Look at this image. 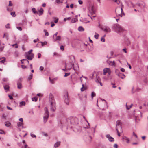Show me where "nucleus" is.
Listing matches in <instances>:
<instances>
[{
	"instance_id": "nucleus-50",
	"label": "nucleus",
	"mask_w": 148,
	"mask_h": 148,
	"mask_svg": "<svg viewBox=\"0 0 148 148\" xmlns=\"http://www.w3.org/2000/svg\"><path fill=\"white\" fill-rule=\"evenodd\" d=\"M95 82L97 83H99L101 81L97 78V79L95 80Z\"/></svg>"
},
{
	"instance_id": "nucleus-9",
	"label": "nucleus",
	"mask_w": 148,
	"mask_h": 148,
	"mask_svg": "<svg viewBox=\"0 0 148 148\" xmlns=\"http://www.w3.org/2000/svg\"><path fill=\"white\" fill-rule=\"evenodd\" d=\"M50 110L53 112L55 111L56 109V103H51L50 105Z\"/></svg>"
},
{
	"instance_id": "nucleus-19",
	"label": "nucleus",
	"mask_w": 148,
	"mask_h": 148,
	"mask_svg": "<svg viewBox=\"0 0 148 148\" xmlns=\"http://www.w3.org/2000/svg\"><path fill=\"white\" fill-rule=\"evenodd\" d=\"M5 126L7 127H9L11 124V123L9 121L5 122Z\"/></svg>"
},
{
	"instance_id": "nucleus-44",
	"label": "nucleus",
	"mask_w": 148,
	"mask_h": 148,
	"mask_svg": "<svg viewBox=\"0 0 148 148\" xmlns=\"http://www.w3.org/2000/svg\"><path fill=\"white\" fill-rule=\"evenodd\" d=\"M99 36V35L98 34H97V35H95L94 37L96 39H98V36Z\"/></svg>"
},
{
	"instance_id": "nucleus-13",
	"label": "nucleus",
	"mask_w": 148,
	"mask_h": 148,
	"mask_svg": "<svg viewBox=\"0 0 148 148\" xmlns=\"http://www.w3.org/2000/svg\"><path fill=\"white\" fill-rule=\"evenodd\" d=\"M43 12L44 11L43 9L42 8H40V9L38 10V14L39 16L42 15L43 13Z\"/></svg>"
},
{
	"instance_id": "nucleus-48",
	"label": "nucleus",
	"mask_w": 148,
	"mask_h": 148,
	"mask_svg": "<svg viewBox=\"0 0 148 148\" xmlns=\"http://www.w3.org/2000/svg\"><path fill=\"white\" fill-rule=\"evenodd\" d=\"M4 48V46H1L0 47V51H2L3 49Z\"/></svg>"
},
{
	"instance_id": "nucleus-23",
	"label": "nucleus",
	"mask_w": 148,
	"mask_h": 148,
	"mask_svg": "<svg viewBox=\"0 0 148 148\" xmlns=\"http://www.w3.org/2000/svg\"><path fill=\"white\" fill-rule=\"evenodd\" d=\"M120 125H121V122L120 120H117L116 121V126Z\"/></svg>"
},
{
	"instance_id": "nucleus-53",
	"label": "nucleus",
	"mask_w": 148,
	"mask_h": 148,
	"mask_svg": "<svg viewBox=\"0 0 148 148\" xmlns=\"http://www.w3.org/2000/svg\"><path fill=\"white\" fill-rule=\"evenodd\" d=\"M17 29L20 31H21L22 30V29L20 27H16Z\"/></svg>"
},
{
	"instance_id": "nucleus-62",
	"label": "nucleus",
	"mask_w": 148,
	"mask_h": 148,
	"mask_svg": "<svg viewBox=\"0 0 148 148\" xmlns=\"http://www.w3.org/2000/svg\"><path fill=\"white\" fill-rule=\"evenodd\" d=\"M7 109H8V110H12V109L11 107H10L8 106H7Z\"/></svg>"
},
{
	"instance_id": "nucleus-33",
	"label": "nucleus",
	"mask_w": 148,
	"mask_h": 148,
	"mask_svg": "<svg viewBox=\"0 0 148 148\" xmlns=\"http://www.w3.org/2000/svg\"><path fill=\"white\" fill-rule=\"evenodd\" d=\"M133 104H131L130 106H128L127 104H126V108L127 109V110H129L132 107V106Z\"/></svg>"
},
{
	"instance_id": "nucleus-41",
	"label": "nucleus",
	"mask_w": 148,
	"mask_h": 148,
	"mask_svg": "<svg viewBox=\"0 0 148 148\" xmlns=\"http://www.w3.org/2000/svg\"><path fill=\"white\" fill-rule=\"evenodd\" d=\"M32 51V50L31 49L29 51H28L27 53H25V54H31L32 53H31V52Z\"/></svg>"
},
{
	"instance_id": "nucleus-63",
	"label": "nucleus",
	"mask_w": 148,
	"mask_h": 148,
	"mask_svg": "<svg viewBox=\"0 0 148 148\" xmlns=\"http://www.w3.org/2000/svg\"><path fill=\"white\" fill-rule=\"evenodd\" d=\"M8 96L10 98V99H13V97H12L10 95H8Z\"/></svg>"
},
{
	"instance_id": "nucleus-30",
	"label": "nucleus",
	"mask_w": 148,
	"mask_h": 148,
	"mask_svg": "<svg viewBox=\"0 0 148 148\" xmlns=\"http://www.w3.org/2000/svg\"><path fill=\"white\" fill-rule=\"evenodd\" d=\"M33 77V74L31 73L28 78V80H30L32 79Z\"/></svg>"
},
{
	"instance_id": "nucleus-20",
	"label": "nucleus",
	"mask_w": 148,
	"mask_h": 148,
	"mask_svg": "<svg viewBox=\"0 0 148 148\" xmlns=\"http://www.w3.org/2000/svg\"><path fill=\"white\" fill-rule=\"evenodd\" d=\"M109 64L111 66H114L115 65V62L114 61H109Z\"/></svg>"
},
{
	"instance_id": "nucleus-32",
	"label": "nucleus",
	"mask_w": 148,
	"mask_h": 148,
	"mask_svg": "<svg viewBox=\"0 0 148 148\" xmlns=\"http://www.w3.org/2000/svg\"><path fill=\"white\" fill-rule=\"evenodd\" d=\"M77 18H73L71 20V21L72 23H75L76 22V20H77Z\"/></svg>"
},
{
	"instance_id": "nucleus-36",
	"label": "nucleus",
	"mask_w": 148,
	"mask_h": 148,
	"mask_svg": "<svg viewBox=\"0 0 148 148\" xmlns=\"http://www.w3.org/2000/svg\"><path fill=\"white\" fill-rule=\"evenodd\" d=\"M82 87L81 88V90L82 91H83L86 89V88L85 87H84V86L83 84H82Z\"/></svg>"
},
{
	"instance_id": "nucleus-18",
	"label": "nucleus",
	"mask_w": 148,
	"mask_h": 148,
	"mask_svg": "<svg viewBox=\"0 0 148 148\" xmlns=\"http://www.w3.org/2000/svg\"><path fill=\"white\" fill-rule=\"evenodd\" d=\"M110 70L109 68H106L103 69V74L104 75H105L106 73L108 72V71Z\"/></svg>"
},
{
	"instance_id": "nucleus-56",
	"label": "nucleus",
	"mask_w": 148,
	"mask_h": 148,
	"mask_svg": "<svg viewBox=\"0 0 148 148\" xmlns=\"http://www.w3.org/2000/svg\"><path fill=\"white\" fill-rule=\"evenodd\" d=\"M67 65H68V64H65V69H62L64 71H66V67H67Z\"/></svg>"
},
{
	"instance_id": "nucleus-43",
	"label": "nucleus",
	"mask_w": 148,
	"mask_h": 148,
	"mask_svg": "<svg viewBox=\"0 0 148 148\" xmlns=\"http://www.w3.org/2000/svg\"><path fill=\"white\" fill-rule=\"evenodd\" d=\"M95 95H96V94L94 92H92L91 95V96L92 98L93 99V97L94 96H95Z\"/></svg>"
},
{
	"instance_id": "nucleus-60",
	"label": "nucleus",
	"mask_w": 148,
	"mask_h": 148,
	"mask_svg": "<svg viewBox=\"0 0 148 148\" xmlns=\"http://www.w3.org/2000/svg\"><path fill=\"white\" fill-rule=\"evenodd\" d=\"M21 67L23 69H24V68H26V66H25L24 65H21Z\"/></svg>"
},
{
	"instance_id": "nucleus-24",
	"label": "nucleus",
	"mask_w": 148,
	"mask_h": 148,
	"mask_svg": "<svg viewBox=\"0 0 148 148\" xmlns=\"http://www.w3.org/2000/svg\"><path fill=\"white\" fill-rule=\"evenodd\" d=\"M2 59L3 60L0 61V62L2 63H4L5 61L6 58L5 57H3L0 58V59Z\"/></svg>"
},
{
	"instance_id": "nucleus-1",
	"label": "nucleus",
	"mask_w": 148,
	"mask_h": 148,
	"mask_svg": "<svg viewBox=\"0 0 148 148\" xmlns=\"http://www.w3.org/2000/svg\"><path fill=\"white\" fill-rule=\"evenodd\" d=\"M122 7H118L116 8L115 10V12L117 16H119L121 17L122 16V14L125 15L124 13H123V8L122 6L123 5L121 4Z\"/></svg>"
},
{
	"instance_id": "nucleus-4",
	"label": "nucleus",
	"mask_w": 148,
	"mask_h": 148,
	"mask_svg": "<svg viewBox=\"0 0 148 148\" xmlns=\"http://www.w3.org/2000/svg\"><path fill=\"white\" fill-rule=\"evenodd\" d=\"M70 122L71 124L74 125H77L79 123L78 119L76 117L72 118Z\"/></svg>"
},
{
	"instance_id": "nucleus-15",
	"label": "nucleus",
	"mask_w": 148,
	"mask_h": 148,
	"mask_svg": "<svg viewBox=\"0 0 148 148\" xmlns=\"http://www.w3.org/2000/svg\"><path fill=\"white\" fill-rule=\"evenodd\" d=\"M127 6L130 7H134V5L133 3L131 1H129L127 3Z\"/></svg>"
},
{
	"instance_id": "nucleus-5",
	"label": "nucleus",
	"mask_w": 148,
	"mask_h": 148,
	"mask_svg": "<svg viewBox=\"0 0 148 148\" xmlns=\"http://www.w3.org/2000/svg\"><path fill=\"white\" fill-rule=\"evenodd\" d=\"M88 10L93 15L95 14V8L94 5L92 4H90L88 7Z\"/></svg>"
},
{
	"instance_id": "nucleus-6",
	"label": "nucleus",
	"mask_w": 148,
	"mask_h": 148,
	"mask_svg": "<svg viewBox=\"0 0 148 148\" xmlns=\"http://www.w3.org/2000/svg\"><path fill=\"white\" fill-rule=\"evenodd\" d=\"M100 28L106 33L110 32L111 30L110 28L107 26H104L103 27H99Z\"/></svg>"
},
{
	"instance_id": "nucleus-54",
	"label": "nucleus",
	"mask_w": 148,
	"mask_h": 148,
	"mask_svg": "<svg viewBox=\"0 0 148 148\" xmlns=\"http://www.w3.org/2000/svg\"><path fill=\"white\" fill-rule=\"evenodd\" d=\"M5 134V133H4V131L2 130H0V134Z\"/></svg>"
},
{
	"instance_id": "nucleus-27",
	"label": "nucleus",
	"mask_w": 148,
	"mask_h": 148,
	"mask_svg": "<svg viewBox=\"0 0 148 148\" xmlns=\"http://www.w3.org/2000/svg\"><path fill=\"white\" fill-rule=\"evenodd\" d=\"M58 125L61 127L62 128H63V127H64L65 126L64 125H63V123L61 121H60V123L58 124Z\"/></svg>"
},
{
	"instance_id": "nucleus-47",
	"label": "nucleus",
	"mask_w": 148,
	"mask_h": 148,
	"mask_svg": "<svg viewBox=\"0 0 148 148\" xmlns=\"http://www.w3.org/2000/svg\"><path fill=\"white\" fill-rule=\"evenodd\" d=\"M5 27L6 28H9V29L10 28V24H9L8 23L7 24L5 25Z\"/></svg>"
},
{
	"instance_id": "nucleus-39",
	"label": "nucleus",
	"mask_w": 148,
	"mask_h": 148,
	"mask_svg": "<svg viewBox=\"0 0 148 148\" xmlns=\"http://www.w3.org/2000/svg\"><path fill=\"white\" fill-rule=\"evenodd\" d=\"M56 1L58 4H60L62 3V1H61L60 0H56Z\"/></svg>"
},
{
	"instance_id": "nucleus-64",
	"label": "nucleus",
	"mask_w": 148,
	"mask_h": 148,
	"mask_svg": "<svg viewBox=\"0 0 148 148\" xmlns=\"http://www.w3.org/2000/svg\"><path fill=\"white\" fill-rule=\"evenodd\" d=\"M41 56V54L40 53H39L38 54V58H40Z\"/></svg>"
},
{
	"instance_id": "nucleus-28",
	"label": "nucleus",
	"mask_w": 148,
	"mask_h": 148,
	"mask_svg": "<svg viewBox=\"0 0 148 148\" xmlns=\"http://www.w3.org/2000/svg\"><path fill=\"white\" fill-rule=\"evenodd\" d=\"M23 61H26V62H27V63L28 64H29V61L28 60H27V59H23L21 60V63L22 64L24 63V62H22Z\"/></svg>"
},
{
	"instance_id": "nucleus-8",
	"label": "nucleus",
	"mask_w": 148,
	"mask_h": 148,
	"mask_svg": "<svg viewBox=\"0 0 148 148\" xmlns=\"http://www.w3.org/2000/svg\"><path fill=\"white\" fill-rule=\"evenodd\" d=\"M64 102L67 105H69V101L68 98V95L67 92H66L64 95Z\"/></svg>"
},
{
	"instance_id": "nucleus-25",
	"label": "nucleus",
	"mask_w": 148,
	"mask_h": 148,
	"mask_svg": "<svg viewBox=\"0 0 148 148\" xmlns=\"http://www.w3.org/2000/svg\"><path fill=\"white\" fill-rule=\"evenodd\" d=\"M78 30L80 31H84V29L82 26H79L78 28Z\"/></svg>"
},
{
	"instance_id": "nucleus-51",
	"label": "nucleus",
	"mask_w": 148,
	"mask_h": 148,
	"mask_svg": "<svg viewBox=\"0 0 148 148\" xmlns=\"http://www.w3.org/2000/svg\"><path fill=\"white\" fill-rule=\"evenodd\" d=\"M60 49L62 51H63L64 50V46L63 45H61L60 46Z\"/></svg>"
},
{
	"instance_id": "nucleus-61",
	"label": "nucleus",
	"mask_w": 148,
	"mask_h": 148,
	"mask_svg": "<svg viewBox=\"0 0 148 148\" xmlns=\"http://www.w3.org/2000/svg\"><path fill=\"white\" fill-rule=\"evenodd\" d=\"M121 71L122 72H124L125 71V70L123 68H121Z\"/></svg>"
},
{
	"instance_id": "nucleus-38",
	"label": "nucleus",
	"mask_w": 148,
	"mask_h": 148,
	"mask_svg": "<svg viewBox=\"0 0 148 148\" xmlns=\"http://www.w3.org/2000/svg\"><path fill=\"white\" fill-rule=\"evenodd\" d=\"M44 31L45 32V35L48 36L49 35L48 32L46 30H44Z\"/></svg>"
},
{
	"instance_id": "nucleus-17",
	"label": "nucleus",
	"mask_w": 148,
	"mask_h": 148,
	"mask_svg": "<svg viewBox=\"0 0 148 148\" xmlns=\"http://www.w3.org/2000/svg\"><path fill=\"white\" fill-rule=\"evenodd\" d=\"M116 74L119 77H120V74H122V76L121 77V78L122 79H123L125 77V76L124 74H122L120 73H116Z\"/></svg>"
},
{
	"instance_id": "nucleus-49",
	"label": "nucleus",
	"mask_w": 148,
	"mask_h": 148,
	"mask_svg": "<svg viewBox=\"0 0 148 148\" xmlns=\"http://www.w3.org/2000/svg\"><path fill=\"white\" fill-rule=\"evenodd\" d=\"M58 32H56V33L53 35V39H54V38L55 37V36H57V34H58Z\"/></svg>"
},
{
	"instance_id": "nucleus-59",
	"label": "nucleus",
	"mask_w": 148,
	"mask_h": 148,
	"mask_svg": "<svg viewBox=\"0 0 148 148\" xmlns=\"http://www.w3.org/2000/svg\"><path fill=\"white\" fill-rule=\"evenodd\" d=\"M12 4L11 3V1H10L9 2V4L8 5V6H12Z\"/></svg>"
},
{
	"instance_id": "nucleus-14",
	"label": "nucleus",
	"mask_w": 148,
	"mask_h": 148,
	"mask_svg": "<svg viewBox=\"0 0 148 148\" xmlns=\"http://www.w3.org/2000/svg\"><path fill=\"white\" fill-rule=\"evenodd\" d=\"M116 131H118L120 132H122V130L121 125L116 126Z\"/></svg>"
},
{
	"instance_id": "nucleus-29",
	"label": "nucleus",
	"mask_w": 148,
	"mask_h": 148,
	"mask_svg": "<svg viewBox=\"0 0 148 148\" xmlns=\"http://www.w3.org/2000/svg\"><path fill=\"white\" fill-rule=\"evenodd\" d=\"M32 10L34 14H36V13H37V14H38V12L36 10V9L35 8H32Z\"/></svg>"
},
{
	"instance_id": "nucleus-31",
	"label": "nucleus",
	"mask_w": 148,
	"mask_h": 148,
	"mask_svg": "<svg viewBox=\"0 0 148 148\" xmlns=\"http://www.w3.org/2000/svg\"><path fill=\"white\" fill-rule=\"evenodd\" d=\"M123 139H124L126 140L127 143H128L129 142V139L128 138H127V137H126L125 136H124V137H123Z\"/></svg>"
},
{
	"instance_id": "nucleus-46",
	"label": "nucleus",
	"mask_w": 148,
	"mask_h": 148,
	"mask_svg": "<svg viewBox=\"0 0 148 148\" xmlns=\"http://www.w3.org/2000/svg\"><path fill=\"white\" fill-rule=\"evenodd\" d=\"M30 135H31V136L32 137L35 138H36V136L32 133H31Z\"/></svg>"
},
{
	"instance_id": "nucleus-3",
	"label": "nucleus",
	"mask_w": 148,
	"mask_h": 148,
	"mask_svg": "<svg viewBox=\"0 0 148 148\" xmlns=\"http://www.w3.org/2000/svg\"><path fill=\"white\" fill-rule=\"evenodd\" d=\"M45 116L43 117L44 122V123H46L47 121V119L49 116V112L48 111L47 108L45 107Z\"/></svg>"
},
{
	"instance_id": "nucleus-42",
	"label": "nucleus",
	"mask_w": 148,
	"mask_h": 148,
	"mask_svg": "<svg viewBox=\"0 0 148 148\" xmlns=\"http://www.w3.org/2000/svg\"><path fill=\"white\" fill-rule=\"evenodd\" d=\"M13 47H14L15 48H16L18 47V46L17 43L13 44L12 45Z\"/></svg>"
},
{
	"instance_id": "nucleus-12",
	"label": "nucleus",
	"mask_w": 148,
	"mask_h": 148,
	"mask_svg": "<svg viewBox=\"0 0 148 148\" xmlns=\"http://www.w3.org/2000/svg\"><path fill=\"white\" fill-rule=\"evenodd\" d=\"M61 142L60 141H57L54 144V147L55 148L58 147L60 145Z\"/></svg>"
},
{
	"instance_id": "nucleus-22",
	"label": "nucleus",
	"mask_w": 148,
	"mask_h": 148,
	"mask_svg": "<svg viewBox=\"0 0 148 148\" xmlns=\"http://www.w3.org/2000/svg\"><path fill=\"white\" fill-rule=\"evenodd\" d=\"M17 87L19 89H20L22 88V84L21 82H17Z\"/></svg>"
},
{
	"instance_id": "nucleus-40",
	"label": "nucleus",
	"mask_w": 148,
	"mask_h": 148,
	"mask_svg": "<svg viewBox=\"0 0 148 148\" xmlns=\"http://www.w3.org/2000/svg\"><path fill=\"white\" fill-rule=\"evenodd\" d=\"M23 125V123L21 122H19L17 123V125L18 127H21Z\"/></svg>"
},
{
	"instance_id": "nucleus-57",
	"label": "nucleus",
	"mask_w": 148,
	"mask_h": 148,
	"mask_svg": "<svg viewBox=\"0 0 148 148\" xmlns=\"http://www.w3.org/2000/svg\"><path fill=\"white\" fill-rule=\"evenodd\" d=\"M114 148H118V145L116 144H115L114 145Z\"/></svg>"
},
{
	"instance_id": "nucleus-58",
	"label": "nucleus",
	"mask_w": 148,
	"mask_h": 148,
	"mask_svg": "<svg viewBox=\"0 0 148 148\" xmlns=\"http://www.w3.org/2000/svg\"><path fill=\"white\" fill-rule=\"evenodd\" d=\"M44 69V67L42 66H41L40 67V70L41 71H42Z\"/></svg>"
},
{
	"instance_id": "nucleus-45",
	"label": "nucleus",
	"mask_w": 148,
	"mask_h": 148,
	"mask_svg": "<svg viewBox=\"0 0 148 148\" xmlns=\"http://www.w3.org/2000/svg\"><path fill=\"white\" fill-rule=\"evenodd\" d=\"M70 73H65V75H64V77H67V76H69L70 74Z\"/></svg>"
},
{
	"instance_id": "nucleus-34",
	"label": "nucleus",
	"mask_w": 148,
	"mask_h": 148,
	"mask_svg": "<svg viewBox=\"0 0 148 148\" xmlns=\"http://www.w3.org/2000/svg\"><path fill=\"white\" fill-rule=\"evenodd\" d=\"M39 43H40L42 44V46H44V45H46L47 44V43L46 42H40Z\"/></svg>"
},
{
	"instance_id": "nucleus-11",
	"label": "nucleus",
	"mask_w": 148,
	"mask_h": 148,
	"mask_svg": "<svg viewBox=\"0 0 148 148\" xmlns=\"http://www.w3.org/2000/svg\"><path fill=\"white\" fill-rule=\"evenodd\" d=\"M106 137L107 138L108 140L111 142H113L114 140V138L111 137L109 134H107L106 135Z\"/></svg>"
},
{
	"instance_id": "nucleus-26",
	"label": "nucleus",
	"mask_w": 148,
	"mask_h": 148,
	"mask_svg": "<svg viewBox=\"0 0 148 148\" xmlns=\"http://www.w3.org/2000/svg\"><path fill=\"white\" fill-rule=\"evenodd\" d=\"M37 99H38L37 97L36 96H35L32 98V100L33 101L36 102L37 101Z\"/></svg>"
},
{
	"instance_id": "nucleus-16",
	"label": "nucleus",
	"mask_w": 148,
	"mask_h": 148,
	"mask_svg": "<svg viewBox=\"0 0 148 148\" xmlns=\"http://www.w3.org/2000/svg\"><path fill=\"white\" fill-rule=\"evenodd\" d=\"M61 36H55V37L54 39H53L54 41H55L57 40H60L61 39Z\"/></svg>"
},
{
	"instance_id": "nucleus-52",
	"label": "nucleus",
	"mask_w": 148,
	"mask_h": 148,
	"mask_svg": "<svg viewBox=\"0 0 148 148\" xmlns=\"http://www.w3.org/2000/svg\"><path fill=\"white\" fill-rule=\"evenodd\" d=\"M101 40L103 42H104L105 41V39L103 37H102L101 38Z\"/></svg>"
},
{
	"instance_id": "nucleus-2",
	"label": "nucleus",
	"mask_w": 148,
	"mask_h": 148,
	"mask_svg": "<svg viewBox=\"0 0 148 148\" xmlns=\"http://www.w3.org/2000/svg\"><path fill=\"white\" fill-rule=\"evenodd\" d=\"M113 28L115 29V31L117 33H119L124 30V29L118 24L114 25Z\"/></svg>"
},
{
	"instance_id": "nucleus-35",
	"label": "nucleus",
	"mask_w": 148,
	"mask_h": 148,
	"mask_svg": "<svg viewBox=\"0 0 148 148\" xmlns=\"http://www.w3.org/2000/svg\"><path fill=\"white\" fill-rule=\"evenodd\" d=\"M20 104L21 106H24L25 104V101H21L20 103Z\"/></svg>"
},
{
	"instance_id": "nucleus-37",
	"label": "nucleus",
	"mask_w": 148,
	"mask_h": 148,
	"mask_svg": "<svg viewBox=\"0 0 148 148\" xmlns=\"http://www.w3.org/2000/svg\"><path fill=\"white\" fill-rule=\"evenodd\" d=\"M11 15L13 17H15L16 16L15 12H13L11 13Z\"/></svg>"
},
{
	"instance_id": "nucleus-21",
	"label": "nucleus",
	"mask_w": 148,
	"mask_h": 148,
	"mask_svg": "<svg viewBox=\"0 0 148 148\" xmlns=\"http://www.w3.org/2000/svg\"><path fill=\"white\" fill-rule=\"evenodd\" d=\"M4 89L7 91H9V86L8 85H5L4 86Z\"/></svg>"
},
{
	"instance_id": "nucleus-7",
	"label": "nucleus",
	"mask_w": 148,
	"mask_h": 148,
	"mask_svg": "<svg viewBox=\"0 0 148 148\" xmlns=\"http://www.w3.org/2000/svg\"><path fill=\"white\" fill-rule=\"evenodd\" d=\"M49 101L50 104L56 103L54 97L53 95L51 93H50L49 94Z\"/></svg>"
},
{
	"instance_id": "nucleus-55",
	"label": "nucleus",
	"mask_w": 148,
	"mask_h": 148,
	"mask_svg": "<svg viewBox=\"0 0 148 148\" xmlns=\"http://www.w3.org/2000/svg\"><path fill=\"white\" fill-rule=\"evenodd\" d=\"M78 2L80 5H81V4H82V3H83V1L82 0H79Z\"/></svg>"
},
{
	"instance_id": "nucleus-10",
	"label": "nucleus",
	"mask_w": 148,
	"mask_h": 148,
	"mask_svg": "<svg viewBox=\"0 0 148 148\" xmlns=\"http://www.w3.org/2000/svg\"><path fill=\"white\" fill-rule=\"evenodd\" d=\"M26 59L30 60H32L34 57V54L32 53L31 54H25Z\"/></svg>"
}]
</instances>
